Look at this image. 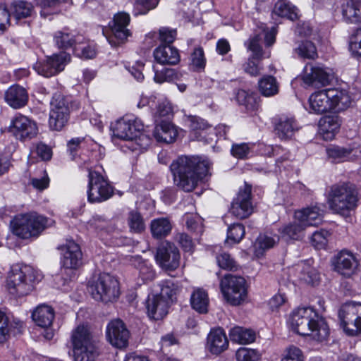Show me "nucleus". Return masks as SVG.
Masks as SVG:
<instances>
[{
  "label": "nucleus",
  "mask_w": 361,
  "mask_h": 361,
  "mask_svg": "<svg viewBox=\"0 0 361 361\" xmlns=\"http://www.w3.org/2000/svg\"><path fill=\"white\" fill-rule=\"evenodd\" d=\"M142 129L143 124L139 119L126 116L116 122L113 127V135L115 137L130 142Z\"/></svg>",
  "instance_id": "dca6fc26"
},
{
  "label": "nucleus",
  "mask_w": 361,
  "mask_h": 361,
  "mask_svg": "<svg viewBox=\"0 0 361 361\" xmlns=\"http://www.w3.org/2000/svg\"><path fill=\"white\" fill-rule=\"evenodd\" d=\"M237 361H257L259 359V354L256 350L240 348L235 353Z\"/></svg>",
  "instance_id": "680f3d73"
},
{
  "label": "nucleus",
  "mask_w": 361,
  "mask_h": 361,
  "mask_svg": "<svg viewBox=\"0 0 361 361\" xmlns=\"http://www.w3.org/2000/svg\"><path fill=\"white\" fill-rule=\"evenodd\" d=\"M298 129L293 118L281 116L276 124L275 130L281 139L290 138Z\"/></svg>",
  "instance_id": "f704fd0d"
},
{
  "label": "nucleus",
  "mask_w": 361,
  "mask_h": 361,
  "mask_svg": "<svg viewBox=\"0 0 361 361\" xmlns=\"http://www.w3.org/2000/svg\"><path fill=\"white\" fill-rule=\"evenodd\" d=\"M295 219L306 228L317 226L322 222V211L317 206L304 208L295 212Z\"/></svg>",
  "instance_id": "393cba45"
},
{
  "label": "nucleus",
  "mask_w": 361,
  "mask_h": 361,
  "mask_svg": "<svg viewBox=\"0 0 361 361\" xmlns=\"http://www.w3.org/2000/svg\"><path fill=\"white\" fill-rule=\"evenodd\" d=\"M49 126L52 130H61L67 124L71 108L70 98L56 92L51 101Z\"/></svg>",
  "instance_id": "9d476101"
},
{
  "label": "nucleus",
  "mask_w": 361,
  "mask_h": 361,
  "mask_svg": "<svg viewBox=\"0 0 361 361\" xmlns=\"http://www.w3.org/2000/svg\"><path fill=\"white\" fill-rule=\"evenodd\" d=\"M73 52L75 56L82 59H92L97 54L96 44L93 42L86 40L83 36V39L78 42L74 47Z\"/></svg>",
  "instance_id": "ea45409f"
},
{
  "label": "nucleus",
  "mask_w": 361,
  "mask_h": 361,
  "mask_svg": "<svg viewBox=\"0 0 361 361\" xmlns=\"http://www.w3.org/2000/svg\"><path fill=\"white\" fill-rule=\"evenodd\" d=\"M273 12L282 18H286L291 20L298 18L297 8L287 0H279L274 6Z\"/></svg>",
  "instance_id": "37998d69"
},
{
  "label": "nucleus",
  "mask_w": 361,
  "mask_h": 361,
  "mask_svg": "<svg viewBox=\"0 0 361 361\" xmlns=\"http://www.w3.org/2000/svg\"><path fill=\"white\" fill-rule=\"evenodd\" d=\"M357 202V192L354 184L349 182L331 186L328 202L334 212L345 214L353 209Z\"/></svg>",
  "instance_id": "423d86ee"
},
{
  "label": "nucleus",
  "mask_w": 361,
  "mask_h": 361,
  "mask_svg": "<svg viewBox=\"0 0 361 361\" xmlns=\"http://www.w3.org/2000/svg\"><path fill=\"white\" fill-rule=\"evenodd\" d=\"M206 346L214 355L225 351L228 347V341L224 330L221 328L212 329L207 336Z\"/></svg>",
  "instance_id": "b1692460"
},
{
  "label": "nucleus",
  "mask_w": 361,
  "mask_h": 361,
  "mask_svg": "<svg viewBox=\"0 0 361 361\" xmlns=\"http://www.w3.org/2000/svg\"><path fill=\"white\" fill-rule=\"evenodd\" d=\"M61 264L65 269H75L82 264V252L80 246L73 240H67L61 247Z\"/></svg>",
  "instance_id": "4be33fe9"
},
{
  "label": "nucleus",
  "mask_w": 361,
  "mask_h": 361,
  "mask_svg": "<svg viewBox=\"0 0 361 361\" xmlns=\"http://www.w3.org/2000/svg\"><path fill=\"white\" fill-rule=\"evenodd\" d=\"M156 260L163 269L175 270L180 264L179 250L174 244L164 242L157 247Z\"/></svg>",
  "instance_id": "a211bd4d"
},
{
  "label": "nucleus",
  "mask_w": 361,
  "mask_h": 361,
  "mask_svg": "<svg viewBox=\"0 0 361 361\" xmlns=\"http://www.w3.org/2000/svg\"><path fill=\"white\" fill-rule=\"evenodd\" d=\"M210 163L199 157L181 156L170 165L175 185L185 192H191L209 173Z\"/></svg>",
  "instance_id": "f257e3e1"
},
{
  "label": "nucleus",
  "mask_w": 361,
  "mask_h": 361,
  "mask_svg": "<svg viewBox=\"0 0 361 361\" xmlns=\"http://www.w3.org/2000/svg\"><path fill=\"white\" fill-rule=\"evenodd\" d=\"M10 10L11 16L16 20L31 17L35 13L33 5L30 2L23 0L13 1Z\"/></svg>",
  "instance_id": "e433bc0d"
},
{
  "label": "nucleus",
  "mask_w": 361,
  "mask_h": 361,
  "mask_svg": "<svg viewBox=\"0 0 361 361\" xmlns=\"http://www.w3.org/2000/svg\"><path fill=\"white\" fill-rule=\"evenodd\" d=\"M259 90L265 97H271L277 94L279 91V85L276 79L271 75H266L258 82Z\"/></svg>",
  "instance_id": "a18cd8bd"
},
{
  "label": "nucleus",
  "mask_w": 361,
  "mask_h": 361,
  "mask_svg": "<svg viewBox=\"0 0 361 361\" xmlns=\"http://www.w3.org/2000/svg\"><path fill=\"white\" fill-rule=\"evenodd\" d=\"M148 105L151 109H153L154 106H155L154 116L156 119L157 118L169 116L173 113L171 104L166 99H159L157 103L154 99H151L148 102Z\"/></svg>",
  "instance_id": "8fccbe9b"
},
{
  "label": "nucleus",
  "mask_w": 361,
  "mask_h": 361,
  "mask_svg": "<svg viewBox=\"0 0 361 361\" xmlns=\"http://www.w3.org/2000/svg\"><path fill=\"white\" fill-rule=\"evenodd\" d=\"M188 121L190 129L195 132L204 130L210 128L207 121L196 116H190Z\"/></svg>",
  "instance_id": "69168bd1"
},
{
  "label": "nucleus",
  "mask_w": 361,
  "mask_h": 361,
  "mask_svg": "<svg viewBox=\"0 0 361 361\" xmlns=\"http://www.w3.org/2000/svg\"><path fill=\"white\" fill-rule=\"evenodd\" d=\"M130 264L139 271V277L144 283L152 281L155 277V271L152 266L139 256L132 257Z\"/></svg>",
  "instance_id": "c9c22d12"
},
{
  "label": "nucleus",
  "mask_w": 361,
  "mask_h": 361,
  "mask_svg": "<svg viewBox=\"0 0 361 361\" xmlns=\"http://www.w3.org/2000/svg\"><path fill=\"white\" fill-rule=\"evenodd\" d=\"M252 186L247 183L240 188L237 197L233 200L231 212L238 219H245L252 212L251 202Z\"/></svg>",
  "instance_id": "6ab92c4d"
},
{
  "label": "nucleus",
  "mask_w": 361,
  "mask_h": 361,
  "mask_svg": "<svg viewBox=\"0 0 361 361\" xmlns=\"http://www.w3.org/2000/svg\"><path fill=\"white\" fill-rule=\"evenodd\" d=\"M308 102L310 112L322 114L331 110H345L350 106L352 99L345 90L325 89L312 93Z\"/></svg>",
  "instance_id": "7ed1b4c3"
},
{
  "label": "nucleus",
  "mask_w": 361,
  "mask_h": 361,
  "mask_svg": "<svg viewBox=\"0 0 361 361\" xmlns=\"http://www.w3.org/2000/svg\"><path fill=\"white\" fill-rule=\"evenodd\" d=\"M70 344L73 361H96L99 355L98 342L87 325L80 324L72 330Z\"/></svg>",
  "instance_id": "20e7f679"
},
{
  "label": "nucleus",
  "mask_w": 361,
  "mask_h": 361,
  "mask_svg": "<svg viewBox=\"0 0 361 361\" xmlns=\"http://www.w3.org/2000/svg\"><path fill=\"white\" fill-rule=\"evenodd\" d=\"M169 305L159 295H154L147 300V314L154 320L161 319L167 314Z\"/></svg>",
  "instance_id": "7c9ffc66"
},
{
  "label": "nucleus",
  "mask_w": 361,
  "mask_h": 361,
  "mask_svg": "<svg viewBox=\"0 0 361 361\" xmlns=\"http://www.w3.org/2000/svg\"><path fill=\"white\" fill-rule=\"evenodd\" d=\"M231 340L239 344L251 343L255 340V333L251 329L235 326L230 330Z\"/></svg>",
  "instance_id": "a19ab883"
},
{
  "label": "nucleus",
  "mask_w": 361,
  "mask_h": 361,
  "mask_svg": "<svg viewBox=\"0 0 361 361\" xmlns=\"http://www.w3.org/2000/svg\"><path fill=\"white\" fill-rule=\"evenodd\" d=\"M352 149L336 145L330 146L326 148L328 159L334 163H340L347 161L351 153Z\"/></svg>",
  "instance_id": "49530a36"
},
{
  "label": "nucleus",
  "mask_w": 361,
  "mask_h": 361,
  "mask_svg": "<svg viewBox=\"0 0 361 361\" xmlns=\"http://www.w3.org/2000/svg\"><path fill=\"white\" fill-rule=\"evenodd\" d=\"M224 298L232 305H239L247 298L246 282L244 278L226 275L220 283Z\"/></svg>",
  "instance_id": "f8f14e48"
},
{
  "label": "nucleus",
  "mask_w": 361,
  "mask_h": 361,
  "mask_svg": "<svg viewBox=\"0 0 361 361\" xmlns=\"http://www.w3.org/2000/svg\"><path fill=\"white\" fill-rule=\"evenodd\" d=\"M219 267L223 269L235 271L238 265L231 255L224 250H221L216 257Z\"/></svg>",
  "instance_id": "6e6d98bb"
},
{
  "label": "nucleus",
  "mask_w": 361,
  "mask_h": 361,
  "mask_svg": "<svg viewBox=\"0 0 361 361\" xmlns=\"http://www.w3.org/2000/svg\"><path fill=\"white\" fill-rule=\"evenodd\" d=\"M23 328V323L20 320H14L8 324V318L5 312L0 310V343L6 342L11 334H20Z\"/></svg>",
  "instance_id": "2f4dec72"
},
{
  "label": "nucleus",
  "mask_w": 361,
  "mask_h": 361,
  "mask_svg": "<svg viewBox=\"0 0 361 361\" xmlns=\"http://www.w3.org/2000/svg\"><path fill=\"white\" fill-rule=\"evenodd\" d=\"M176 36V31L175 30H169V28L163 27L159 30V39L161 44L171 45L173 43Z\"/></svg>",
  "instance_id": "774afa93"
},
{
  "label": "nucleus",
  "mask_w": 361,
  "mask_h": 361,
  "mask_svg": "<svg viewBox=\"0 0 361 361\" xmlns=\"http://www.w3.org/2000/svg\"><path fill=\"white\" fill-rule=\"evenodd\" d=\"M171 228V222L166 218H158L151 223V232L156 238H161L169 235Z\"/></svg>",
  "instance_id": "de8ad7c7"
},
{
  "label": "nucleus",
  "mask_w": 361,
  "mask_h": 361,
  "mask_svg": "<svg viewBox=\"0 0 361 361\" xmlns=\"http://www.w3.org/2000/svg\"><path fill=\"white\" fill-rule=\"evenodd\" d=\"M33 274L30 267L15 265L11 267L7 279V288L9 293L20 297L27 295L33 288Z\"/></svg>",
  "instance_id": "6e6552de"
},
{
  "label": "nucleus",
  "mask_w": 361,
  "mask_h": 361,
  "mask_svg": "<svg viewBox=\"0 0 361 361\" xmlns=\"http://www.w3.org/2000/svg\"><path fill=\"white\" fill-rule=\"evenodd\" d=\"M245 233V228L243 224H232L228 228L226 243H238L244 237Z\"/></svg>",
  "instance_id": "4d7b16f0"
},
{
  "label": "nucleus",
  "mask_w": 361,
  "mask_h": 361,
  "mask_svg": "<svg viewBox=\"0 0 361 361\" xmlns=\"http://www.w3.org/2000/svg\"><path fill=\"white\" fill-rule=\"evenodd\" d=\"M281 361H304V356L299 348L290 345L286 348Z\"/></svg>",
  "instance_id": "0e129e2a"
},
{
  "label": "nucleus",
  "mask_w": 361,
  "mask_h": 361,
  "mask_svg": "<svg viewBox=\"0 0 361 361\" xmlns=\"http://www.w3.org/2000/svg\"><path fill=\"white\" fill-rule=\"evenodd\" d=\"M130 20L129 14L125 12H119L114 16L110 25L112 35L107 37L111 47H116L123 44L130 35V30L127 29Z\"/></svg>",
  "instance_id": "f3484780"
},
{
  "label": "nucleus",
  "mask_w": 361,
  "mask_h": 361,
  "mask_svg": "<svg viewBox=\"0 0 361 361\" xmlns=\"http://www.w3.org/2000/svg\"><path fill=\"white\" fill-rule=\"evenodd\" d=\"M158 286L160 288V293L156 295H159L169 305L176 300L178 286L174 282L171 280L161 281Z\"/></svg>",
  "instance_id": "79ce46f5"
},
{
  "label": "nucleus",
  "mask_w": 361,
  "mask_h": 361,
  "mask_svg": "<svg viewBox=\"0 0 361 361\" xmlns=\"http://www.w3.org/2000/svg\"><path fill=\"white\" fill-rule=\"evenodd\" d=\"M290 273L293 274L300 281H304L307 284L314 286L319 279V272L309 264L301 262L290 269Z\"/></svg>",
  "instance_id": "a878e982"
},
{
  "label": "nucleus",
  "mask_w": 361,
  "mask_h": 361,
  "mask_svg": "<svg viewBox=\"0 0 361 361\" xmlns=\"http://www.w3.org/2000/svg\"><path fill=\"white\" fill-rule=\"evenodd\" d=\"M150 144L151 138L146 134L140 132L137 136L134 138L133 141L129 142L128 148L133 152L137 150L142 151L147 149Z\"/></svg>",
  "instance_id": "13d9d810"
},
{
  "label": "nucleus",
  "mask_w": 361,
  "mask_h": 361,
  "mask_svg": "<svg viewBox=\"0 0 361 361\" xmlns=\"http://www.w3.org/2000/svg\"><path fill=\"white\" fill-rule=\"evenodd\" d=\"M127 221L130 231L134 233H141L145 229V221L137 211H130L128 213Z\"/></svg>",
  "instance_id": "603ef678"
},
{
  "label": "nucleus",
  "mask_w": 361,
  "mask_h": 361,
  "mask_svg": "<svg viewBox=\"0 0 361 361\" xmlns=\"http://www.w3.org/2000/svg\"><path fill=\"white\" fill-rule=\"evenodd\" d=\"M5 99L12 108L20 109L27 104L28 94L24 87L19 85H13L6 92Z\"/></svg>",
  "instance_id": "c756f323"
},
{
  "label": "nucleus",
  "mask_w": 361,
  "mask_h": 361,
  "mask_svg": "<svg viewBox=\"0 0 361 361\" xmlns=\"http://www.w3.org/2000/svg\"><path fill=\"white\" fill-rule=\"evenodd\" d=\"M319 124L325 139L331 140L340 128L341 120L336 116H326L320 119Z\"/></svg>",
  "instance_id": "4c0bfd02"
},
{
  "label": "nucleus",
  "mask_w": 361,
  "mask_h": 361,
  "mask_svg": "<svg viewBox=\"0 0 361 361\" xmlns=\"http://www.w3.org/2000/svg\"><path fill=\"white\" fill-rule=\"evenodd\" d=\"M108 341L117 348H123L128 346L130 332L125 324L120 319L111 321L106 330Z\"/></svg>",
  "instance_id": "aec40b11"
},
{
  "label": "nucleus",
  "mask_w": 361,
  "mask_h": 361,
  "mask_svg": "<svg viewBox=\"0 0 361 361\" xmlns=\"http://www.w3.org/2000/svg\"><path fill=\"white\" fill-rule=\"evenodd\" d=\"M114 194L113 187L108 180L95 171H89L87 200L90 203H100L106 201Z\"/></svg>",
  "instance_id": "9b49d317"
},
{
  "label": "nucleus",
  "mask_w": 361,
  "mask_h": 361,
  "mask_svg": "<svg viewBox=\"0 0 361 361\" xmlns=\"http://www.w3.org/2000/svg\"><path fill=\"white\" fill-rule=\"evenodd\" d=\"M8 131L18 140L25 141L35 137L38 128L35 121L20 114H16L11 120Z\"/></svg>",
  "instance_id": "2eb2a0df"
},
{
  "label": "nucleus",
  "mask_w": 361,
  "mask_h": 361,
  "mask_svg": "<svg viewBox=\"0 0 361 361\" xmlns=\"http://www.w3.org/2000/svg\"><path fill=\"white\" fill-rule=\"evenodd\" d=\"M341 326L349 336L361 334V302L348 301L338 310Z\"/></svg>",
  "instance_id": "1a4fd4ad"
},
{
  "label": "nucleus",
  "mask_w": 361,
  "mask_h": 361,
  "mask_svg": "<svg viewBox=\"0 0 361 361\" xmlns=\"http://www.w3.org/2000/svg\"><path fill=\"white\" fill-rule=\"evenodd\" d=\"M83 39V36L77 33L75 31H70L64 29L61 31H57L54 35V41L56 45L60 49L73 48Z\"/></svg>",
  "instance_id": "c85d7f7f"
},
{
  "label": "nucleus",
  "mask_w": 361,
  "mask_h": 361,
  "mask_svg": "<svg viewBox=\"0 0 361 361\" xmlns=\"http://www.w3.org/2000/svg\"><path fill=\"white\" fill-rule=\"evenodd\" d=\"M305 227L300 221L286 224L279 230L282 239L286 241L299 240L304 236Z\"/></svg>",
  "instance_id": "72a5a7b5"
},
{
  "label": "nucleus",
  "mask_w": 361,
  "mask_h": 361,
  "mask_svg": "<svg viewBox=\"0 0 361 361\" xmlns=\"http://www.w3.org/2000/svg\"><path fill=\"white\" fill-rule=\"evenodd\" d=\"M329 231L319 230L313 233L311 237V243L317 249L324 248L328 243Z\"/></svg>",
  "instance_id": "052dcab7"
},
{
  "label": "nucleus",
  "mask_w": 361,
  "mask_h": 361,
  "mask_svg": "<svg viewBox=\"0 0 361 361\" xmlns=\"http://www.w3.org/2000/svg\"><path fill=\"white\" fill-rule=\"evenodd\" d=\"M289 322L294 332L301 336H311L319 342L326 341L329 336L326 322L312 307H299L293 310Z\"/></svg>",
  "instance_id": "f03ea898"
},
{
  "label": "nucleus",
  "mask_w": 361,
  "mask_h": 361,
  "mask_svg": "<svg viewBox=\"0 0 361 361\" xmlns=\"http://www.w3.org/2000/svg\"><path fill=\"white\" fill-rule=\"evenodd\" d=\"M70 59V54L60 52L47 57L45 60L37 61L33 65V68L39 75L49 78L62 71Z\"/></svg>",
  "instance_id": "ddd939ff"
},
{
  "label": "nucleus",
  "mask_w": 361,
  "mask_h": 361,
  "mask_svg": "<svg viewBox=\"0 0 361 361\" xmlns=\"http://www.w3.org/2000/svg\"><path fill=\"white\" fill-rule=\"evenodd\" d=\"M153 135L157 142L169 144L175 140L177 130L171 123L161 121L155 126Z\"/></svg>",
  "instance_id": "473e14b6"
},
{
  "label": "nucleus",
  "mask_w": 361,
  "mask_h": 361,
  "mask_svg": "<svg viewBox=\"0 0 361 361\" xmlns=\"http://www.w3.org/2000/svg\"><path fill=\"white\" fill-rule=\"evenodd\" d=\"M331 70L319 64L307 63L301 75L305 85L313 87L327 85L331 80Z\"/></svg>",
  "instance_id": "4468645a"
},
{
  "label": "nucleus",
  "mask_w": 361,
  "mask_h": 361,
  "mask_svg": "<svg viewBox=\"0 0 361 361\" xmlns=\"http://www.w3.org/2000/svg\"><path fill=\"white\" fill-rule=\"evenodd\" d=\"M278 235L269 233L260 234L255 243V250L257 256L262 255L264 252L272 248L279 241Z\"/></svg>",
  "instance_id": "c03bdc74"
},
{
  "label": "nucleus",
  "mask_w": 361,
  "mask_h": 361,
  "mask_svg": "<svg viewBox=\"0 0 361 361\" xmlns=\"http://www.w3.org/2000/svg\"><path fill=\"white\" fill-rule=\"evenodd\" d=\"M235 98L238 103L245 106L247 109H254L257 106V97L253 92L238 90Z\"/></svg>",
  "instance_id": "864d4df0"
},
{
  "label": "nucleus",
  "mask_w": 361,
  "mask_h": 361,
  "mask_svg": "<svg viewBox=\"0 0 361 361\" xmlns=\"http://www.w3.org/2000/svg\"><path fill=\"white\" fill-rule=\"evenodd\" d=\"M260 39L261 38L259 35H255L245 43L247 49L252 52V57L254 59H260L262 58L263 52L262 48L259 44Z\"/></svg>",
  "instance_id": "e2e57ef3"
},
{
  "label": "nucleus",
  "mask_w": 361,
  "mask_h": 361,
  "mask_svg": "<svg viewBox=\"0 0 361 361\" xmlns=\"http://www.w3.org/2000/svg\"><path fill=\"white\" fill-rule=\"evenodd\" d=\"M88 290L92 298L103 302H112L120 295L119 283L116 278L109 274H101L97 279L92 281Z\"/></svg>",
  "instance_id": "0eeeda50"
},
{
  "label": "nucleus",
  "mask_w": 361,
  "mask_h": 361,
  "mask_svg": "<svg viewBox=\"0 0 361 361\" xmlns=\"http://www.w3.org/2000/svg\"><path fill=\"white\" fill-rule=\"evenodd\" d=\"M209 300L208 294L202 288H197L193 290L190 296L192 307L199 313H207Z\"/></svg>",
  "instance_id": "58836bf2"
},
{
  "label": "nucleus",
  "mask_w": 361,
  "mask_h": 361,
  "mask_svg": "<svg viewBox=\"0 0 361 361\" xmlns=\"http://www.w3.org/2000/svg\"><path fill=\"white\" fill-rule=\"evenodd\" d=\"M32 317L37 326L46 329L44 336L51 340L54 337V331L49 329L54 318V309L46 305H39L32 312Z\"/></svg>",
  "instance_id": "5701e85b"
},
{
  "label": "nucleus",
  "mask_w": 361,
  "mask_h": 361,
  "mask_svg": "<svg viewBox=\"0 0 361 361\" xmlns=\"http://www.w3.org/2000/svg\"><path fill=\"white\" fill-rule=\"evenodd\" d=\"M190 65L195 71L201 72L204 70L207 59L202 47L199 46L193 49L190 54Z\"/></svg>",
  "instance_id": "3c124183"
},
{
  "label": "nucleus",
  "mask_w": 361,
  "mask_h": 361,
  "mask_svg": "<svg viewBox=\"0 0 361 361\" xmlns=\"http://www.w3.org/2000/svg\"><path fill=\"white\" fill-rule=\"evenodd\" d=\"M358 261L347 251H341L333 260L334 270L344 277L349 278L357 272Z\"/></svg>",
  "instance_id": "412c9836"
},
{
  "label": "nucleus",
  "mask_w": 361,
  "mask_h": 361,
  "mask_svg": "<svg viewBox=\"0 0 361 361\" xmlns=\"http://www.w3.org/2000/svg\"><path fill=\"white\" fill-rule=\"evenodd\" d=\"M153 55L161 65H176L180 61L178 50L171 45L160 44L154 50Z\"/></svg>",
  "instance_id": "bb28decb"
},
{
  "label": "nucleus",
  "mask_w": 361,
  "mask_h": 361,
  "mask_svg": "<svg viewBox=\"0 0 361 361\" xmlns=\"http://www.w3.org/2000/svg\"><path fill=\"white\" fill-rule=\"evenodd\" d=\"M154 71V81L157 83H163L164 82L169 81L172 79L174 75V70L172 68H164L161 71L156 69L155 66L153 67Z\"/></svg>",
  "instance_id": "338daca9"
},
{
  "label": "nucleus",
  "mask_w": 361,
  "mask_h": 361,
  "mask_svg": "<svg viewBox=\"0 0 361 361\" xmlns=\"http://www.w3.org/2000/svg\"><path fill=\"white\" fill-rule=\"evenodd\" d=\"M343 20L348 23H361V0H345L340 8Z\"/></svg>",
  "instance_id": "cd10ccee"
},
{
  "label": "nucleus",
  "mask_w": 361,
  "mask_h": 361,
  "mask_svg": "<svg viewBox=\"0 0 361 361\" xmlns=\"http://www.w3.org/2000/svg\"><path fill=\"white\" fill-rule=\"evenodd\" d=\"M254 144L250 143H239L232 145L231 152V154L238 159H247L252 152Z\"/></svg>",
  "instance_id": "bf43d9fd"
},
{
  "label": "nucleus",
  "mask_w": 361,
  "mask_h": 361,
  "mask_svg": "<svg viewBox=\"0 0 361 361\" xmlns=\"http://www.w3.org/2000/svg\"><path fill=\"white\" fill-rule=\"evenodd\" d=\"M295 53L300 59H315L318 56L315 44L308 40L302 41L295 49Z\"/></svg>",
  "instance_id": "09e8293b"
},
{
  "label": "nucleus",
  "mask_w": 361,
  "mask_h": 361,
  "mask_svg": "<svg viewBox=\"0 0 361 361\" xmlns=\"http://www.w3.org/2000/svg\"><path fill=\"white\" fill-rule=\"evenodd\" d=\"M159 1V0H131L133 5V13L134 16L145 15L154 9Z\"/></svg>",
  "instance_id": "5fc2aeb1"
},
{
  "label": "nucleus",
  "mask_w": 361,
  "mask_h": 361,
  "mask_svg": "<svg viewBox=\"0 0 361 361\" xmlns=\"http://www.w3.org/2000/svg\"><path fill=\"white\" fill-rule=\"evenodd\" d=\"M49 219L36 212L16 215L10 223L12 233L23 239L37 237L48 226Z\"/></svg>",
  "instance_id": "39448f33"
}]
</instances>
